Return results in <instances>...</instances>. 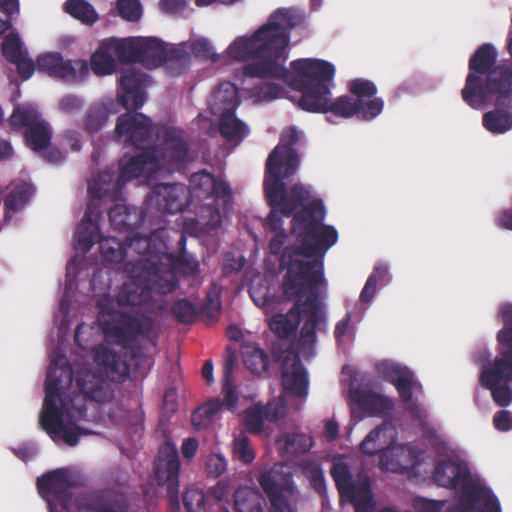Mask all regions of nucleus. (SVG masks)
<instances>
[{
    "instance_id": "nucleus-1",
    "label": "nucleus",
    "mask_w": 512,
    "mask_h": 512,
    "mask_svg": "<svg viewBox=\"0 0 512 512\" xmlns=\"http://www.w3.org/2000/svg\"><path fill=\"white\" fill-rule=\"evenodd\" d=\"M94 362L99 368V373L86 367L74 371L65 355H56L47 371L40 425L52 438L61 434L62 440L68 446H76L82 435L93 434V431L72 421L75 417L73 411H68L70 421H64V403L61 395L70 388L73 380L86 399L106 403L114 398L112 383L124 382L130 374V364L126 355L111 349L96 348Z\"/></svg>"
},
{
    "instance_id": "nucleus-2",
    "label": "nucleus",
    "mask_w": 512,
    "mask_h": 512,
    "mask_svg": "<svg viewBox=\"0 0 512 512\" xmlns=\"http://www.w3.org/2000/svg\"><path fill=\"white\" fill-rule=\"evenodd\" d=\"M326 211L321 199L308 201L292 218L291 232L299 240L298 246H287L280 256V268L286 269L283 293L296 297L307 293V285L322 286L324 256L337 243L334 226L325 225Z\"/></svg>"
},
{
    "instance_id": "nucleus-3",
    "label": "nucleus",
    "mask_w": 512,
    "mask_h": 512,
    "mask_svg": "<svg viewBox=\"0 0 512 512\" xmlns=\"http://www.w3.org/2000/svg\"><path fill=\"white\" fill-rule=\"evenodd\" d=\"M170 229L159 228L142 236L138 233L125 238L127 254L134 251L138 258L125 264L127 280L121 285L116 302L120 306L146 310L152 292L166 295L173 292L178 279L172 269H162L163 255L169 252Z\"/></svg>"
},
{
    "instance_id": "nucleus-4",
    "label": "nucleus",
    "mask_w": 512,
    "mask_h": 512,
    "mask_svg": "<svg viewBox=\"0 0 512 512\" xmlns=\"http://www.w3.org/2000/svg\"><path fill=\"white\" fill-rule=\"evenodd\" d=\"M303 21L304 15L297 9L279 8L252 36L236 38L228 46V55L237 61L253 60L243 67L246 77L285 80L289 76L285 62L290 31Z\"/></svg>"
},
{
    "instance_id": "nucleus-5",
    "label": "nucleus",
    "mask_w": 512,
    "mask_h": 512,
    "mask_svg": "<svg viewBox=\"0 0 512 512\" xmlns=\"http://www.w3.org/2000/svg\"><path fill=\"white\" fill-rule=\"evenodd\" d=\"M291 68L299 76L293 81V87L302 95L298 106L311 113H332L341 118H352L370 121L376 118L384 108L382 98H374L366 103L354 100V97L342 95L332 100L331 88L334 86L335 67L322 59H297L290 63Z\"/></svg>"
},
{
    "instance_id": "nucleus-6",
    "label": "nucleus",
    "mask_w": 512,
    "mask_h": 512,
    "mask_svg": "<svg viewBox=\"0 0 512 512\" xmlns=\"http://www.w3.org/2000/svg\"><path fill=\"white\" fill-rule=\"evenodd\" d=\"M157 139L161 140L159 145L142 151L126 164L120 162L113 198L122 194L123 186L135 178L142 176L151 179L162 170L179 171L189 162V145L182 130L164 125Z\"/></svg>"
},
{
    "instance_id": "nucleus-7",
    "label": "nucleus",
    "mask_w": 512,
    "mask_h": 512,
    "mask_svg": "<svg viewBox=\"0 0 512 512\" xmlns=\"http://www.w3.org/2000/svg\"><path fill=\"white\" fill-rule=\"evenodd\" d=\"M497 52L490 43L482 44L469 60V72L461 90L463 101L473 109H482L495 92L512 87V66L496 65Z\"/></svg>"
},
{
    "instance_id": "nucleus-8",
    "label": "nucleus",
    "mask_w": 512,
    "mask_h": 512,
    "mask_svg": "<svg viewBox=\"0 0 512 512\" xmlns=\"http://www.w3.org/2000/svg\"><path fill=\"white\" fill-rule=\"evenodd\" d=\"M263 188L271 211L265 224L270 232L285 231L282 215L293 216L306 205L311 197L310 188L297 183L287 188L284 181L264 178Z\"/></svg>"
},
{
    "instance_id": "nucleus-9",
    "label": "nucleus",
    "mask_w": 512,
    "mask_h": 512,
    "mask_svg": "<svg viewBox=\"0 0 512 512\" xmlns=\"http://www.w3.org/2000/svg\"><path fill=\"white\" fill-rule=\"evenodd\" d=\"M114 183L113 174L109 171L100 172L97 177L88 182L91 200L75 232V247L83 253L90 251L95 242L99 243L103 236L97 222L101 211L96 202L105 197H109L112 201H117L121 197L120 194L117 198H113Z\"/></svg>"
},
{
    "instance_id": "nucleus-10",
    "label": "nucleus",
    "mask_w": 512,
    "mask_h": 512,
    "mask_svg": "<svg viewBox=\"0 0 512 512\" xmlns=\"http://www.w3.org/2000/svg\"><path fill=\"white\" fill-rule=\"evenodd\" d=\"M240 104L237 87L231 82L216 87L211 99V112L219 116L220 134L234 144L241 143L250 132L245 122L235 115Z\"/></svg>"
},
{
    "instance_id": "nucleus-11",
    "label": "nucleus",
    "mask_w": 512,
    "mask_h": 512,
    "mask_svg": "<svg viewBox=\"0 0 512 512\" xmlns=\"http://www.w3.org/2000/svg\"><path fill=\"white\" fill-rule=\"evenodd\" d=\"M138 38V63L148 69L165 64L171 76L183 74L191 61L190 54L182 46H173L167 49L165 43L156 37Z\"/></svg>"
},
{
    "instance_id": "nucleus-12",
    "label": "nucleus",
    "mask_w": 512,
    "mask_h": 512,
    "mask_svg": "<svg viewBox=\"0 0 512 512\" xmlns=\"http://www.w3.org/2000/svg\"><path fill=\"white\" fill-rule=\"evenodd\" d=\"M153 326L152 318L142 312L131 314L118 310L110 312L102 322L104 335L124 349L132 348L139 338L148 337Z\"/></svg>"
},
{
    "instance_id": "nucleus-13",
    "label": "nucleus",
    "mask_w": 512,
    "mask_h": 512,
    "mask_svg": "<svg viewBox=\"0 0 512 512\" xmlns=\"http://www.w3.org/2000/svg\"><path fill=\"white\" fill-rule=\"evenodd\" d=\"M330 474L338 489L340 498L346 499L354 505L355 512H374L375 505L368 475L359 474L357 481H355L348 464L342 461L333 463ZM380 512L396 511L392 508H384Z\"/></svg>"
},
{
    "instance_id": "nucleus-14",
    "label": "nucleus",
    "mask_w": 512,
    "mask_h": 512,
    "mask_svg": "<svg viewBox=\"0 0 512 512\" xmlns=\"http://www.w3.org/2000/svg\"><path fill=\"white\" fill-rule=\"evenodd\" d=\"M299 141V132L295 127L282 131L279 144L270 152L265 167V177L277 183L296 174L300 158L294 145Z\"/></svg>"
},
{
    "instance_id": "nucleus-15",
    "label": "nucleus",
    "mask_w": 512,
    "mask_h": 512,
    "mask_svg": "<svg viewBox=\"0 0 512 512\" xmlns=\"http://www.w3.org/2000/svg\"><path fill=\"white\" fill-rule=\"evenodd\" d=\"M163 126L154 124L143 113L128 111L117 118L115 135L125 145L146 151L153 147L154 137L157 138Z\"/></svg>"
},
{
    "instance_id": "nucleus-16",
    "label": "nucleus",
    "mask_w": 512,
    "mask_h": 512,
    "mask_svg": "<svg viewBox=\"0 0 512 512\" xmlns=\"http://www.w3.org/2000/svg\"><path fill=\"white\" fill-rule=\"evenodd\" d=\"M36 486L40 496L48 503L50 512H55L58 506L69 510L72 489L76 486L69 470L58 468L49 471L37 478Z\"/></svg>"
},
{
    "instance_id": "nucleus-17",
    "label": "nucleus",
    "mask_w": 512,
    "mask_h": 512,
    "mask_svg": "<svg viewBox=\"0 0 512 512\" xmlns=\"http://www.w3.org/2000/svg\"><path fill=\"white\" fill-rule=\"evenodd\" d=\"M434 482L441 487L465 490L468 497L477 498L479 490L467 465L459 458L445 456L436 461L432 474Z\"/></svg>"
},
{
    "instance_id": "nucleus-18",
    "label": "nucleus",
    "mask_w": 512,
    "mask_h": 512,
    "mask_svg": "<svg viewBox=\"0 0 512 512\" xmlns=\"http://www.w3.org/2000/svg\"><path fill=\"white\" fill-rule=\"evenodd\" d=\"M307 292L309 295L302 303L305 320L298 337V348L306 358L313 355L316 331H321L322 325H325V315L319 298L320 286L307 285Z\"/></svg>"
},
{
    "instance_id": "nucleus-19",
    "label": "nucleus",
    "mask_w": 512,
    "mask_h": 512,
    "mask_svg": "<svg viewBox=\"0 0 512 512\" xmlns=\"http://www.w3.org/2000/svg\"><path fill=\"white\" fill-rule=\"evenodd\" d=\"M39 72L67 83L83 81L89 75V64L86 60H65L60 53L50 52L40 55L36 59Z\"/></svg>"
},
{
    "instance_id": "nucleus-20",
    "label": "nucleus",
    "mask_w": 512,
    "mask_h": 512,
    "mask_svg": "<svg viewBox=\"0 0 512 512\" xmlns=\"http://www.w3.org/2000/svg\"><path fill=\"white\" fill-rule=\"evenodd\" d=\"M180 458L177 448L169 443L164 444L154 460V473L157 484L166 487L169 499L179 504V472Z\"/></svg>"
},
{
    "instance_id": "nucleus-21",
    "label": "nucleus",
    "mask_w": 512,
    "mask_h": 512,
    "mask_svg": "<svg viewBox=\"0 0 512 512\" xmlns=\"http://www.w3.org/2000/svg\"><path fill=\"white\" fill-rule=\"evenodd\" d=\"M273 357L276 361L282 360L283 388L295 397H306L309 386L308 373L302 365L299 353L289 348L283 353V356L274 351Z\"/></svg>"
},
{
    "instance_id": "nucleus-22",
    "label": "nucleus",
    "mask_w": 512,
    "mask_h": 512,
    "mask_svg": "<svg viewBox=\"0 0 512 512\" xmlns=\"http://www.w3.org/2000/svg\"><path fill=\"white\" fill-rule=\"evenodd\" d=\"M148 82V75L140 70L129 68L121 73L118 97L120 104L127 111H136L144 105Z\"/></svg>"
},
{
    "instance_id": "nucleus-23",
    "label": "nucleus",
    "mask_w": 512,
    "mask_h": 512,
    "mask_svg": "<svg viewBox=\"0 0 512 512\" xmlns=\"http://www.w3.org/2000/svg\"><path fill=\"white\" fill-rule=\"evenodd\" d=\"M189 197L190 191L183 184H157L147 200L161 212L176 214L186 209Z\"/></svg>"
},
{
    "instance_id": "nucleus-24",
    "label": "nucleus",
    "mask_w": 512,
    "mask_h": 512,
    "mask_svg": "<svg viewBox=\"0 0 512 512\" xmlns=\"http://www.w3.org/2000/svg\"><path fill=\"white\" fill-rule=\"evenodd\" d=\"M495 108L484 113L482 124L492 134H504L512 129V87L495 92Z\"/></svg>"
},
{
    "instance_id": "nucleus-25",
    "label": "nucleus",
    "mask_w": 512,
    "mask_h": 512,
    "mask_svg": "<svg viewBox=\"0 0 512 512\" xmlns=\"http://www.w3.org/2000/svg\"><path fill=\"white\" fill-rule=\"evenodd\" d=\"M171 237L170 240H175L178 246V254L172 250L169 244V252L163 255L161 261L162 269H172L176 274V270L180 271L184 275L194 276L199 272V262L197 259L186 251V236L183 232L177 229H170Z\"/></svg>"
},
{
    "instance_id": "nucleus-26",
    "label": "nucleus",
    "mask_w": 512,
    "mask_h": 512,
    "mask_svg": "<svg viewBox=\"0 0 512 512\" xmlns=\"http://www.w3.org/2000/svg\"><path fill=\"white\" fill-rule=\"evenodd\" d=\"M79 506L92 512H129L126 496L113 489L97 490L81 495Z\"/></svg>"
},
{
    "instance_id": "nucleus-27",
    "label": "nucleus",
    "mask_w": 512,
    "mask_h": 512,
    "mask_svg": "<svg viewBox=\"0 0 512 512\" xmlns=\"http://www.w3.org/2000/svg\"><path fill=\"white\" fill-rule=\"evenodd\" d=\"M285 476L274 467L262 472L258 477L261 488L271 502L270 512H295L283 494Z\"/></svg>"
},
{
    "instance_id": "nucleus-28",
    "label": "nucleus",
    "mask_w": 512,
    "mask_h": 512,
    "mask_svg": "<svg viewBox=\"0 0 512 512\" xmlns=\"http://www.w3.org/2000/svg\"><path fill=\"white\" fill-rule=\"evenodd\" d=\"M284 296L289 300L295 299L296 302L287 313L275 314L269 321V327L271 331L277 335L278 338L289 339L295 335L296 330L300 324L303 303L302 297L304 295L288 297L284 293Z\"/></svg>"
},
{
    "instance_id": "nucleus-29",
    "label": "nucleus",
    "mask_w": 512,
    "mask_h": 512,
    "mask_svg": "<svg viewBox=\"0 0 512 512\" xmlns=\"http://www.w3.org/2000/svg\"><path fill=\"white\" fill-rule=\"evenodd\" d=\"M482 387L512 383V358L499 354L482 366L479 376Z\"/></svg>"
},
{
    "instance_id": "nucleus-30",
    "label": "nucleus",
    "mask_w": 512,
    "mask_h": 512,
    "mask_svg": "<svg viewBox=\"0 0 512 512\" xmlns=\"http://www.w3.org/2000/svg\"><path fill=\"white\" fill-rule=\"evenodd\" d=\"M480 491L477 498L468 497L465 495V490H462V499L456 506L450 507L448 512H475L476 504L480 501L483 502L482 507L478 512H500V503L498 498L486 486H477Z\"/></svg>"
},
{
    "instance_id": "nucleus-31",
    "label": "nucleus",
    "mask_w": 512,
    "mask_h": 512,
    "mask_svg": "<svg viewBox=\"0 0 512 512\" xmlns=\"http://www.w3.org/2000/svg\"><path fill=\"white\" fill-rule=\"evenodd\" d=\"M355 397L358 406L370 416L389 415L395 407L391 398L375 392L356 391Z\"/></svg>"
},
{
    "instance_id": "nucleus-32",
    "label": "nucleus",
    "mask_w": 512,
    "mask_h": 512,
    "mask_svg": "<svg viewBox=\"0 0 512 512\" xmlns=\"http://www.w3.org/2000/svg\"><path fill=\"white\" fill-rule=\"evenodd\" d=\"M111 226L118 231H129L139 226L144 218L143 212L124 204L114 205L108 212Z\"/></svg>"
},
{
    "instance_id": "nucleus-33",
    "label": "nucleus",
    "mask_w": 512,
    "mask_h": 512,
    "mask_svg": "<svg viewBox=\"0 0 512 512\" xmlns=\"http://www.w3.org/2000/svg\"><path fill=\"white\" fill-rule=\"evenodd\" d=\"M33 192V186L27 182L21 181L12 184L10 191L4 199V220L10 221L12 213L22 210L29 202Z\"/></svg>"
},
{
    "instance_id": "nucleus-34",
    "label": "nucleus",
    "mask_w": 512,
    "mask_h": 512,
    "mask_svg": "<svg viewBox=\"0 0 512 512\" xmlns=\"http://www.w3.org/2000/svg\"><path fill=\"white\" fill-rule=\"evenodd\" d=\"M138 38H110L102 42V47L111 51L120 63H138Z\"/></svg>"
},
{
    "instance_id": "nucleus-35",
    "label": "nucleus",
    "mask_w": 512,
    "mask_h": 512,
    "mask_svg": "<svg viewBox=\"0 0 512 512\" xmlns=\"http://www.w3.org/2000/svg\"><path fill=\"white\" fill-rule=\"evenodd\" d=\"M412 451L404 448H385L380 454L379 466L383 471L404 474L410 468L412 462Z\"/></svg>"
},
{
    "instance_id": "nucleus-36",
    "label": "nucleus",
    "mask_w": 512,
    "mask_h": 512,
    "mask_svg": "<svg viewBox=\"0 0 512 512\" xmlns=\"http://www.w3.org/2000/svg\"><path fill=\"white\" fill-rule=\"evenodd\" d=\"M263 504L264 498L257 489L244 486L234 493L236 512H264Z\"/></svg>"
},
{
    "instance_id": "nucleus-37",
    "label": "nucleus",
    "mask_w": 512,
    "mask_h": 512,
    "mask_svg": "<svg viewBox=\"0 0 512 512\" xmlns=\"http://www.w3.org/2000/svg\"><path fill=\"white\" fill-rule=\"evenodd\" d=\"M110 113L108 105L102 102L92 103L83 119L84 131L91 136L100 132L106 126Z\"/></svg>"
},
{
    "instance_id": "nucleus-38",
    "label": "nucleus",
    "mask_w": 512,
    "mask_h": 512,
    "mask_svg": "<svg viewBox=\"0 0 512 512\" xmlns=\"http://www.w3.org/2000/svg\"><path fill=\"white\" fill-rule=\"evenodd\" d=\"M243 363L255 375H261L268 371L269 355L257 344L244 345L242 350Z\"/></svg>"
},
{
    "instance_id": "nucleus-39",
    "label": "nucleus",
    "mask_w": 512,
    "mask_h": 512,
    "mask_svg": "<svg viewBox=\"0 0 512 512\" xmlns=\"http://www.w3.org/2000/svg\"><path fill=\"white\" fill-rule=\"evenodd\" d=\"M52 132L45 121H38L36 124L28 127L24 132V138L27 146L35 152L42 151L49 147Z\"/></svg>"
},
{
    "instance_id": "nucleus-40",
    "label": "nucleus",
    "mask_w": 512,
    "mask_h": 512,
    "mask_svg": "<svg viewBox=\"0 0 512 512\" xmlns=\"http://www.w3.org/2000/svg\"><path fill=\"white\" fill-rule=\"evenodd\" d=\"M64 10L86 25H92L98 20V13L86 0H67L64 4Z\"/></svg>"
},
{
    "instance_id": "nucleus-41",
    "label": "nucleus",
    "mask_w": 512,
    "mask_h": 512,
    "mask_svg": "<svg viewBox=\"0 0 512 512\" xmlns=\"http://www.w3.org/2000/svg\"><path fill=\"white\" fill-rule=\"evenodd\" d=\"M99 248L102 257L111 263L123 262L127 256L126 243L116 237L102 236L99 240Z\"/></svg>"
},
{
    "instance_id": "nucleus-42",
    "label": "nucleus",
    "mask_w": 512,
    "mask_h": 512,
    "mask_svg": "<svg viewBox=\"0 0 512 512\" xmlns=\"http://www.w3.org/2000/svg\"><path fill=\"white\" fill-rule=\"evenodd\" d=\"M215 177L213 174L203 170L195 173L190 178L191 194H194L197 198L207 199L213 194L215 188Z\"/></svg>"
},
{
    "instance_id": "nucleus-43",
    "label": "nucleus",
    "mask_w": 512,
    "mask_h": 512,
    "mask_svg": "<svg viewBox=\"0 0 512 512\" xmlns=\"http://www.w3.org/2000/svg\"><path fill=\"white\" fill-rule=\"evenodd\" d=\"M91 69L98 76L111 75L116 69L115 59L111 51L101 45L100 49L91 56Z\"/></svg>"
},
{
    "instance_id": "nucleus-44",
    "label": "nucleus",
    "mask_w": 512,
    "mask_h": 512,
    "mask_svg": "<svg viewBox=\"0 0 512 512\" xmlns=\"http://www.w3.org/2000/svg\"><path fill=\"white\" fill-rule=\"evenodd\" d=\"M40 121V114L31 106H17L10 116V124L14 128L31 127Z\"/></svg>"
},
{
    "instance_id": "nucleus-45",
    "label": "nucleus",
    "mask_w": 512,
    "mask_h": 512,
    "mask_svg": "<svg viewBox=\"0 0 512 512\" xmlns=\"http://www.w3.org/2000/svg\"><path fill=\"white\" fill-rule=\"evenodd\" d=\"M283 450L290 455H302L312 447V439L303 433H290L283 438Z\"/></svg>"
},
{
    "instance_id": "nucleus-46",
    "label": "nucleus",
    "mask_w": 512,
    "mask_h": 512,
    "mask_svg": "<svg viewBox=\"0 0 512 512\" xmlns=\"http://www.w3.org/2000/svg\"><path fill=\"white\" fill-rule=\"evenodd\" d=\"M348 90L351 95L355 96L354 100H360L361 103L376 98L375 95L377 94V87L374 82L364 78L349 81Z\"/></svg>"
},
{
    "instance_id": "nucleus-47",
    "label": "nucleus",
    "mask_w": 512,
    "mask_h": 512,
    "mask_svg": "<svg viewBox=\"0 0 512 512\" xmlns=\"http://www.w3.org/2000/svg\"><path fill=\"white\" fill-rule=\"evenodd\" d=\"M265 420V410L261 404H255L244 412V425L252 434H260L263 431Z\"/></svg>"
},
{
    "instance_id": "nucleus-48",
    "label": "nucleus",
    "mask_w": 512,
    "mask_h": 512,
    "mask_svg": "<svg viewBox=\"0 0 512 512\" xmlns=\"http://www.w3.org/2000/svg\"><path fill=\"white\" fill-rule=\"evenodd\" d=\"M2 53L5 59L11 63L16 62L18 58L27 54V51L23 49V43L19 35L11 32L3 40Z\"/></svg>"
},
{
    "instance_id": "nucleus-49",
    "label": "nucleus",
    "mask_w": 512,
    "mask_h": 512,
    "mask_svg": "<svg viewBox=\"0 0 512 512\" xmlns=\"http://www.w3.org/2000/svg\"><path fill=\"white\" fill-rule=\"evenodd\" d=\"M174 318L184 324L193 323L198 316V310L196 306L186 299L177 300L171 308Z\"/></svg>"
},
{
    "instance_id": "nucleus-50",
    "label": "nucleus",
    "mask_w": 512,
    "mask_h": 512,
    "mask_svg": "<svg viewBox=\"0 0 512 512\" xmlns=\"http://www.w3.org/2000/svg\"><path fill=\"white\" fill-rule=\"evenodd\" d=\"M233 454L235 458L243 462L244 464H250L255 459V454L250 445L249 437L241 433L235 438L233 443Z\"/></svg>"
},
{
    "instance_id": "nucleus-51",
    "label": "nucleus",
    "mask_w": 512,
    "mask_h": 512,
    "mask_svg": "<svg viewBox=\"0 0 512 512\" xmlns=\"http://www.w3.org/2000/svg\"><path fill=\"white\" fill-rule=\"evenodd\" d=\"M387 275V268L384 266H377L373 272L369 275L361 293L360 301L367 303L372 300L378 280H382Z\"/></svg>"
},
{
    "instance_id": "nucleus-52",
    "label": "nucleus",
    "mask_w": 512,
    "mask_h": 512,
    "mask_svg": "<svg viewBox=\"0 0 512 512\" xmlns=\"http://www.w3.org/2000/svg\"><path fill=\"white\" fill-rule=\"evenodd\" d=\"M378 371L393 385H396L400 378H406L413 373V371L407 367L390 362H383L379 364Z\"/></svg>"
},
{
    "instance_id": "nucleus-53",
    "label": "nucleus",
    "mask_w": 512,
    "mask_h": 512,
    "mask_svg": "<svg viewBox=\"0 0 512 512\" xmlns=\"http://www.w3.org/2000/svg\"><path fill=\"white\" fill-rule=\"evenodd\" d=\"M183 504L187 512H200L205 505V494L201 489L189 487L183 493Z\"/></svg>"
},
{
    "instance_id": "nucleus-54",
    "label": "nucleus",
    "mask_w": 512,
    "mask_h": 512,
    "mask_svg": "<svg viewBox=\"0 0 512 512\" xmlns=\"http://www.w3.org/2000/svg\"><path fill=\"white\" fill-rule=\"evenodd\" d=\"M116 7L119 15L127 21L136 22L142 15L139 0H117Z\"/></svg>"
},
{
    "instance_id": "nucleus-55",
    "label": "nucleus",
    "mask_w": 512,
    "mask_h": 512,
    "mask_svg": "<svg viewBox=\"0 0 512 512\" xmlns=\"http://www.w3.org/2000/svg\"><path fill=\"white\" fill-rule=\"evenodd\" d=\"M512 383L496 384L492 387H483L491 392L494 403L502 408L508 407L512 403Z\"/></svg>"
},
{
    "instance_id": "nucleus-56",
    "label": "nucleus",
    "mask_w": 512,
    "mask_h": 512,
    "mask_svg": "<svg viewBox=\"0 0 512 512\" xmlns=\"http://www.w3.org/2000/svg\"><path fill=\"white\" fill-rule=\"evenodd\" d=\"M394 386L400 399L404 403L411 402L413 398V390L421 388V384L416 380L414 372L406 378H400L398 383Z\"/></svg>"
},
{
    "instance_id": "nucleus-57",
    "label": "nucleus",
    "mask_w": 512,
    "mask_h": 512,
    "mask_svg": "<svg viewBox=\"0 0 512 512\" xmlns=\"http://www.w3.org/2000/svg\"><path fill=\"white\" fill-rule=\"evenodd\" d=\"M381 432H382V430L379 427H377V428L373 429L364 438V440L360 444V450L363 454L368 455V456H373L379 452L381 454L382 451L385 450L383 448V446L378 443V438H379Z\"/></svg>"
},
{
    "instance_id": "nucleus-58",
    "label": "nucleus",
    "mask_w": 512,
    "mask_h": 512,
    "mask_svg": "<svg viewBox=\"0 0 512 512\" xmlns=\"http://www.w3.org/2000/svg\"><path fill=\"white\" fill-rule=\"evenodd\" d=\"M191 51L197 58L204 60H212L216 62L219 56L213 52V47L210 42L206 39H198L191 45Z\"/></svg>"
},
{
    "instance_id": "nucleus-59",
    "label": "nucleus",
    "mask_w": 512,
    "mask_h": 512,
    "mask_svg": "<svg viewBox=\"0 0 512 512\" xmlns=\"http://www.w3.org/2000/svg\"><path fill=\"white\" fill-rule=\"evenodd\" d=\"M497 352L512 358V327H502L496 335Z\"/></svg>"
},
{
    "instance_id": "nucleus-60",
    "label": "nucleus",
    "mask_w": 512,
    "mask_h": 512,
    "mask_svg": "<svg viewBox=\"0 0 512 512\" xmlns=\"http://www.w3.org/2000/svg\"><path fill=\"white\" fill-rule=\"evenodd\" d=\"M227 469V461L218 453L210 454L206 460V471L209 476L220 477Z\"/></svg>"
},
{
    "instance_id": "nucleus-61",
    "label": "nucleus",
    "mask_w": 512,
    "mask_h": 512,
    "mask_svg": "<svg viewBox=\"0 0 512 512\" xmlns=\"http://www.w3.org/2000/svg\"><path fill=\"white\" fill-rule=\"evenodd\" d=\"M265 410L266 420L269 422H277L284 418L287 412L286 405L280 400H273L263 406Z\"/></svg>"
},
{
    "instance_id": "nucleus-62",
    "label": "nucleus",
    "mask_w": 512,
    "mask_h": 512,
    "mask_svg": "<svg viewBox=\"0 0 512 512\" xmlns=\"http://www.w3.org/2000/svg\"><path fill=\"white\" fill-rule=\"evenodd\" d=\"M221 302L219 297L214 292H208L206 299L201 306L200 313L211 318L215 319L220 312Z\"/></svg>"
},
{
    "instance_id": "nucleus-63",
    "label": "nucleus",
    "mask_w": 512,
    "mask_h": 512,
    "mask_svg": "<svg viewBox=\"0 0 512 512\" xmlns=\"http://www.w3.org/2000/svg\"><path fill=\"white\" fill-rule=\"evenodd\" d=\"M11 64L16 66L19 77L24 81L31 78L37 68L36 62L28 57V53L18 58L16 62H11Z\"/></svg>"
},
{
    "instance_id": "nucleus-64",
    "label": "nucleus",
    "mask_w": 512,
    "mask_h": 512,
    "mask_svg": "<svg viewBox=\"0 0 512 512\" xmlns=\"http://www.w3.org/2000/svg\"><path fill=\"white\" fill-rule=\"evenodd\" d=\"M83 105V99L74 94L65 95L59 101V109L65 114L76 113L82 109Z\"/></svg>"
}]
</instances>
